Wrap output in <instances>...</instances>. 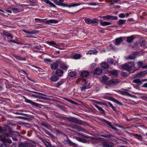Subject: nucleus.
<instances>
[{
    "label": "nucleus",
    "mask_w": 147,
    "mask_h": 147,
    "mask_svg": "<svg viewBox=\"0 0 147 147\" xmlns=\"http://www.w3.org/2000/svg\"><path fill=\"white\" fill-rule=\"evenodd\" d=\"M61 118L63 119H66L69 121L75 123H76L79 125H86V123L84 121L74 117H61Z\"/></svg>",
    "instance_id": "nucleus-1"
},
{
    "label": "nucleus",
    "mask_w": 147,
    "mask_h": 147,
    "mask_svg": "<svg viewBox=\"0 0 147 147\" xmlns=\"http://www.w3.org/2000/svg\"><path fill=\"white\" fill-rule=\"evenodd\" d=\"M134 62L130 61L123 65L122 68L124 70L129 71L132 67H134Z\"/></svg>",
    "instance_id": "nucleus-2"
},
{
    "label": "nucleus",
    "mask_w": 147,
    "mask_h": 147,
    "mask_svg": "<svg viewBox=\"0 0 147 147\" xmlns=\"http://www.w3.org/2000/svg\"><path fill=\"white\" fill-rule=\"evenodd\" d=\"M23 97L24 100V101L27 103L30 104L32 107H36L40 108L41 106H43V105L37 103L31 100L28 99L24 96H23Z\"/></svg>",
    "instance_id": "nucleus-3"
},
{
    "label": "nucleus",
    "mask_w": 147,
    "mask_h": 147,
    "mask_svg": "<svg viewBox=\"0 0 147 147\" xmlns=\"http://www.w3.org/2000/svg\"><path fill=\"white\" fill-rule=\"evenodd\" d=\"M105 132L106 133H105L103 132H99L98 134V135L99 136L107 138H110L111 137H115L114 135L110 134L109 132L105 131Z\"/></svg>",
    "instance_id": "nucleus-4"
},
{
    "label": "nucleus",
    "mask_w": 147,
    "mask_h": 147,
    "mask_svg": "<svg viewBox=\"0 0 147 147\" xmlns=\"http://www.w3.org/2000/svg\"><path fill=\"white\" fill-rule=\"evenodd\" d=\"M85 22L88 24H92V25H97L98 23L96 21V18L91 20L90 18H88L85 20Z\"/></svg>",
    "instance_id": "nucleus-5"
},
{
    "label": "nucleus",
    "mask_w": 147,
    "mask_h": 147,
    "mask_svg": "<svg viewBox=\"0 0 147 147\" xmlns=\"http://www.w3.org/2000/svg\"><path fill=\"white\" fill-rule=\"evenodd\" d=\"M61 62V61L59 59H58L55 62H53L51 65V67L52 69L55 70L57 69L59 65Z\"/></svg>",
    "instance_id": "nucleus-6"
},
{
    "label": "nucleus",
    "mask_w": 147,
    "mask_h": 147,
    "mask_svg": "<svg viewBox=\"0 0 147 147\" xmlns=\"http://www.w3.org/2000/svg\"><path fill=\"white\" fill-rule=\"evenodd\" d=\"M99 17L101 18H105L106 20H116L118 18L117 16H112L109 15H107L105 16H100Z\"/></svg>",
    "instance_id": "nucleus-7"
},
{
    "label": "nucleus",
    "mask_w": 147,
    "mask_h": 147,
    "mask_svg": "<svg viewBox=\"0 0 147 147\" xmlns=\"http://www.w3.org/2000/svg\"><path fill=\"white\" fill-rule=\"evenodd\" d=\"M8 130L9 131V133L13 136H15V137H17L19 136H20L19 132L13 131L11 128L10 127L9 128Z\"/></svg>",
    "instance_id": "nucleus-8"
},
{
    "label": "nucleus",
    "mask_w": 147,
    "mask_h": 147,
    "mask_svg": "<svg viewBox=\"0 0 147 147\" xmlns=\"http://www.w3.org/2000/svg\"><path fill=\"white\" fill-rule=\"evenodd\" d=\"M147 73V70L143 71L138 73V74L135 76L134 77L135 78L142 77L144 76Z\"/></svg>",
    "instance_id": "nucleus-9"
},
{
    "label": "nucleus",
    "mask_w": 147,
    "mask_h": 147,
    "mask_svg": "<svg viewBox=\"0 0 147 147\" xmlns=\"http://www.w3.org/2000/svg\"><path fill=\"white\" fill-rule=\"evenodd\" d=\"M22 31L26 33H27L29 34H37L39 32L38 30H33L31 31H29L27 30L26 29H22Z\"/></svg>",
    "instance_id": "nucleus-10"
},
{
    "label": "nucleus",
    "mask_w": 147,
    "mask_h": 147,
    "mask_svg": "<svg viewBox=\"0 0 147 147\" xmlns=\"http://www.w3.org/2000/svg\"><path fill=\"white\" fill-rule=\"evenodd\" d=\"M60 64V68L65 71H66L67 70L68 67L66 63L61 61Z\"/></svg>",
    "instance_id": "nucleus-11"
},
{
    "label": "nucleus",
    "mask_w": 147,
    "mask_h": 147,
    "mask_svg": "<svg viewBox=\"0 0 147 147\" xmlns=\"http://www.w3.org/2000/svg\"><path fill=\"white\" fill-rule=\"evenodd\" d=\"M102 146L103 147H113L114 144L112 142H104L102 143Z\"/></svg>",
    "instance_id": "nucleus-12"
},
{
    "label": "nucleus",
    "mask_w": 147,
    "mask_h": 147,
    "mask_svg": "<svg viewBox=\"0 0 147 147\" xmlns=\"http://www.w3.org/2000/svg\"><path fill=\"white\" fill-rule=\"evenodd\" d=\"M125 39L124 37H120L119 38H117L115 39V45H119L123 41V40Z\"/></svg>",
    "instance_id": "nucleus-13"
},
{
    "label": "nucleus",
    "mask_w": 147,
    "mask_h": 147,
    "mask_svg": "<svg viewBox=\"0 0 147 147\" xmlns=\"http://www.w3.org/2000/svg\"><path fill=\"white\" fill-rule=\"evenodd\" d=\"M120 82V80L118 79H113L111 80H110L108 82V84L109 85H110L111 84H116L117 83H118Z\"/></svg>",
    "instance_id": "nucleus-14"
},
{
    "label": "nucleus",
    "mask_w": 147,
    "mask_h": 147,
    "mask_svg": "<svg viewBox=\"0 0 147 147\" xmlns=\"http://www.w3.org/2000/svg\"><path fill=\"white\" fill-rule=\"evenodd\" d=\"M131 134L132 135L135 136L140 141L143 140L142 137L141 135L135 133H131Z\"/></svg>",
    "instance_id": "nucleus-15"
},
{
    "label": "nucleus",
    "mask_w": 147,
    "mask_h": 147,
    "mask_svg": "<svg viewBox=\"0 0 147 147\" xmlns=\"http://www.w3.org/2000/svg\"><path fill=\"white\" fill-rule=\"evenodd\" d=\"M100 24L102 26H105L108 25H110L111 24V23L106 21H103L102 20L99 21Z\"/></svg>",
    "instance_id": "nucleus-16"
},
{
    "label": "nucleus",
    "mask_w": 147,
    "mask_h": 147,
    "mask_svg": "<svg viewBox=\"0 0 147 147\" xmlns=\"http://www.w3.org/2000/svg\"><path fill=\"white\" fill-rule=\"evenodd\" d=\"M47 43L50 46H51L56 48H57V46H59L58 44H56L53 41L47 42Z\"/></svg>",
    "instance_id": "nucleus-17"
},
{
    "label": "nucleus",
    "mask_w": 147,
    "mask_h": 147,
    "mask_svg": "<svg viewBox=\"0 0 147 147\" xmlns=\"http://www.w3.org/2000/svg\"><path fill=\"white\" fill-rule=\"evenodd\" d=\"M1 140L3 142L6 143L7 142L9 144H11L12 143L11 140L9 138L6 139L5 138H1Z\"/></svg>",
    "instance_id": "nucleus-18"
},
{
    "label": "nucleus",
    "mask_w": 147,
    "mask_h": 147,
    "mask_svg": "<svg viewBox=\"0 0 147 147\" xmlns=\"http://www.w3.org/2000/svg\"><path fill=\"white\" fill-rule=\"evenodd\" d=\"M14 57L20 61H26V59L25 57H22L21 56L14 55Z\"/></svg>",
    "instance_id": "nucleus-19"
},
{
    "label": "nucleus",
    "mask_w": 147,
    "mask_h": 147,
    "mask_svg": "<svg viewBox=\"0 0 147 147\" xmlns=\"http://www.w3.org/2000/svg\"><path fill=\"white\" fill-rule=\"evenodd\" d=\"M27 145L28 142H20L18 144V147H27Z\"/></svg>",
    "instance_id": "nucleus-20"
},
{
    "label": "nucleus",
    "mask_w": 147,
    "mask_h": 147,
    "mask_svg": "<svg viewBox=\"0 0 147 147\" xmlns=\"http://www.w3.org/2000/svg\"><path fill=\"white\" fill-rule=\"evenodd\" d=\"M102 73V70L98 68H97L94 70L93 73L94 74L99 75Z\"/></svg>",
    "instance_id": "nucleus-21"
},
{
    "label": "nucleus",
    "mask_w": 147,
    "mask_h": 147,
    "mask_svg": "<svg viewBox=\"0 0 147 147\" xmlns=\"http://www.w3.org/2000/svg\"><path fill=\"white\" fill-rule=\"evenodd\" d=\"M43 1L45 2L47 4L49 5L51 7L55 8L56 7L55 5L49 0H43Z\"/></svg>",
    "instance_id": "nucleus-22"
},
{
    "label": "nucleus",
    "mask_w": 147,
    "mask_h": 147,
    "mask_svg": "<svg viewBox=\"0 0 147 147\" xmlns=\"http://www.w3.org/2000/svg\"><path fill=\"white\" fill-rule=\"evenodd\" d=\"M93 105L98 109V110L100 111V113L102 114H105V111L101 107L98 106L96 104H94Z\"/></svg>",
    "instance_id": "nucleus-23"
},
{
    "label": "nucleus",
    "mask_w": 147,
    "mask_h": 147,
    "mask_svg": "<svg viewBox=\"0 0 147 147\" xmlns=\"http://www.w3.org/2000/svg\"><path fill=\"white\" fill-rule=\"evenodd\" d=\"M74 138L75 139L78 141L82 142L85 143L86 142V141L85 139L81 138L78 136H75L74 137Z\"/></svg>",
    "instance_id": "nucleus-24"
},
{
    "label": "nucleus",
    "mask_w": 147,
    "mask_h": 147,
    "mask_svg": "<svg viewBox=\"0 0 147 147\" xmlns=\"http://www.w3.org/2000/svg\"><path fill=\"white\" fill-rule=\"evenodd\" d=\"M89 75V72L88 71H82L80 74L81 76L84 77H86Z\"/></svg>",
    "instance_id": "nucleus-25"
},
{
    "label": "nucleus",
    "mask_w": 147,
    "mask_h": 147,
    "mask_svg": "<svg viewBox=\"0 0 147 147\" xmlns=\"http://www.w3.org/2000/svg\"><path fill=\"white\" fill-rule=\"evenodd\" d=\"M65 79H61L59 82H58L56 84V87L59 88V86L61 85L63 83L65 82Z\"/></svg>",
    "instance_id": "nucleus-26"
},
{
    "label": "nucleus",
    "mask_w": 147,
    "mask_h": 147,
    "mask_svg": "<svg viewBox=\"0 0 147 147\" xmlns=\"http://www.w3.org/2000/svg\"><path fill=\"white\" fill-rule=\"evenodd\" d=\"M136 55L134 53L133 55H131L128 56L127 57V59L128 60H134L136 58Z\"/></svg>",
    "instance_id": "nucleus-27"
},
{
    "label": "nucleus",
    "mask_w": 147,
    "mask_h": 147,
    "mask_svg": "<svg viewBox=\"0 0 147 147\" xmlns=\"http://www.w3.org/2000/svg\"><path fill=\"white\" fill-rule=\"evenodd\" d=\"M41 140L46 147H51L50 144L47 141L42 138Z\"/></svg>",
    "instance_id": "nucleus-28"
},
{
    "label": "nucleus",
    "mask_w": 147,
    "mask_h": 147,
    "mask_svg": "<svg viewBox=\"0 0 147 147\" xmlns=\"http://www.w3.org/2000/svg\"><path fill=\"white\" fill-rule=\"evenodd\" d=\"M134 38V36L133 35L128 36L127 38V42L129 43L131 42Z\"/></svg>",
    "instance_id": "nucleus-29"
},
{
    "label": "nucleus",
    "mask_w": 147,
    "mask_h": 147,
    "mask_svg": "<svg viewBox=\"0 0 147 147\" xmlns=\"http://www.w3.org/2000/svg\"><path fill=\"white\" fill-rule=\"evenodd\" d=\"M55 73L58 76H61L63 75V72L60 69H58L56 71Z\"/></svg>",
    "instance_id": "nucleus-30"
},
{
    "label": "nucleus",
    "mask_w": 147,
    "mask_h": 147,
    "mask_svg": "<svg viewBox=\"0 0 147 147\" xmlns=\"http://www.w3.org/2000/svg\"><path fill=\"white\" fill-rule=\"evenodd\" d=\"M58 22V21L55 20H49L46 21L47 24H49L51 23H57Z\"/></svg>",
    "instance_id": "nucleus-31"
},
{
    "label": "nucleus",
    "mask_w": 147,
    "mask_h": 147,
    "mask_svg": "<svg viewBox=\"0 0 147 147\" xmlns=\"http://www.w3.org/2000/svg\"><path fill=\"white\" fill-rule=\"evenodd\" d=\"M101 66L102 68L106 69L109 67V65L108 63L106 62H103L101 63Z\"/></svg>",
    "instance_id": "nucleus-32"
},
{
    "label": "nucleus",
    "mask_w": 147,
    "mask_h": 147,
    "mask_svg": "<svg viewBox=\"0 0 147 147\" xmlns=\"http://www.w3.org/2000/svg\"><path fill=\"white\" fill-rule=\"evenodd\" d=\"M133 82L137 83L138 85H141L142 83V82L138 79H136L133 80Z\"/></svg>",
    "instance_id": "nucleus-33"
},
{
    "label": "nucleus",
    "mask_w": 147,
    "mask_h": 147,
    "mask_svg": "<svg viewBox=\"0 0 147 147\" xmlns=\"http://www.w3.org/2000/svg\"><path fill=\"white\" fill-rule=\"evenodd\" d=\"M51 79L52 82H55L58 80L59 78L57 76L54 75L51 77Z\"/></svg>",
    "instance_id": "nucleus-34"
},
{
    "label": "nucleus",
    "mask_w": 147,
    "mask_h": 147,
    "mask_svg": "<svg viewBox=\"0 0 147 147\" xmlns=\"http://www.w3.org/2000/svg\"><path fill=\"white\" fill-rule=\"evenodd\" d=\"M42 129L45 134H47V135L52 138H53L54 137V136L53 135L51 134L49 131L43 128H42Z\"/></svg>",
    "instance_id": "nucleus-35"
},
{
    "label": "nucleus",
    "mask_w": 147,
    "mask_h": 147,
    "mask_svg": "<svg viewBox=\"0 0 147 147\" xmlns=\"http://www.w3.org/2000/svg\"><path fill=\"white\" fill-rule=\"evenodd\" d=\"M33 48L37 49L39 51H41L42 50V47L40 45H36L33 47Z\"/></svg>",
    "instance_id": "nucleus-36"
},
{
    "label": "nucleus",
    "mask_w": 147,
    "mask_h": 147,
    "mask_svg": "<svg viewBox=\"0 0 147 147\" xmlns=\"http://www.w3.org/2000/svg\"><path fill=\"white\" fill-rule=\"evenodd\" d=\"M40 124L46 127L47 129H49L50 127V126L49 125L45 122L41 123Z\"/></svg>",
    "instance_id": "nucleus-37"
},
{
    "label": "nucleus",
    "mask_w": 147,
    "mask_h": 147,
    "mask_svg": "<svg viewBox=\"0 0 147 147\" xmlns=\"http://www.w3.org/2000/svg\"><path fill=\"white\" fill-rule=\"evenodd\" d=\"M72 57L75 59H78L80 58L81 55L79 54L75 53L73 55Z\"/></svg>",
    "instance_id": "nucleus-38"
},
{
    "label": "nucleus",
    "mask_w": 147,
    "mask_h": 147,
    "mask_svg": "<svg viewBox=\"0 0 147 147\" xmlns=\"http://www.w3.org/2000/svg\"><path fill=\"white\" fill-rule=\"evenodd\" d=\"M125 20H124L120 19L118 22V24L119 25H121L125 24Z\"/></svg>",
    "instance_id": "nucleus-39"
},
{
    "label": "nucleus",
    "mask_w": 147,
    "mask_h": 147,
    "mask_svg": "<svg viewBox=\"0 0 147 147\" xmlns=\"http://www.w3.org/2000/svg\"><path fill=\"white\" fill-rule=\"evenodd\" d=\"M98 52V51L96 50H90L87 53L89 54H96Z\"/></svg>",
    "instance_id": "nucleus-40"
},
{
    "label": "nucleus",
    "mask_w": 147,
    "mask_h": 147,
    "mask_svg": "<svg viewBox=\"0 0 147 147\" xmlns=\"http://www.w3.org/2000/svg\"><path fill=\"white\" fill-rule=\"evenodd\" d=\"M111 100L113 102L116 103L117 104H118L119 105H120L121 106L123 105V104L122 103L120 102L118 100H117L116 99H115L114 98H112Z\"/></svg>",
    "instance_id": "nucleus-41"
},
{
    "label": "nucleus",
    "mask_w": 147,
    "mask_h": 147,
    "mask_svg": "<svg viewBox=\"0 0 147 147\" xmlns=\"http://www.w3.org/2000/svg\"><path fill=\"white\" fill-rule=\"evenodd\" d=\"M108 80L107 78L105 76H103L102 77V82L105 83L107 82Z\"/></svg>",
    "instance_id": "nucleus-42"
},
{
    "label": "nucleus",
    "mask_w": 147,
    "mask_h": 147,
    "mask_svg": "<svg viewBox=\"0 0 147 147\" xmlns=\"http://www.w3.org/2000/svg\"><path fill=\"white\" fill-rule=\"evenodd\" d=\"M82 4V3H74L72 4H71L70 5H68V7H74L76 6H79L80 5Z\"/></svg>",
    "instance_id": "nucleus-43"
},
{
    "label": "nucleus",
    "mask_w": 147,
    "mask_h": 147,
    "mask_svg": "<svg viewBox=\"0 0 147 147\" xmlns=\"http://www.w3.org/2000/svg\"><path fill=\"white\" fill-rule=\"evenodd\" d=\"M102 121L104 122H105L106 124L108 125L109 126H110V127H111V126H112V125H111V124L110 122L109 121L104 119H103L102 120Z\"/></svg>",
    "instance_id": "nucleus-44"
},
{
    "label": "nucleus",
    "mask_w": 147,
    "mask_h": 147,
    "mask_svg": "<svg viewBox=\"0 0 147 147\" xmlns=\"http://www.w3.org/2000/svg\"><path fill=\"white\" fill-rule=\"evenodd\" d=\"M102 121L104 122H105L106 124L108 125L109 126H110V127H111V126H112V125H111V124L110 122L109 121L104 119H103L102 120Z\"/></svg>",
    "instance_id": "nucleus-45"
},
{
    "label": "nucleus",
    "mask_w": 147,
    "mask_h": 147,
    "mask_svg": "<svg viewBox=\"0 0 147 147\" xmlns=\"http://www.w3.org/2000/svg\"><path fill=\"white\" fill-rule=\"evenodd\" d=\"M69 76L71 77H74L76 75V73L74 71H71L68 73Z\"/></svg>",
    "instance_id": "nucleus-46"
},
{
    "label": "nucleus",
    "mask_w": 147,
    "mask_h": 147,
    "mask_svg": "<svg viewBox=\"0 0 147 147\" xmlns=\"http://www.w3.org/2000/svg\"><path fill=\"white\" fill-rule=\"evenodd\" d=\"M146 41L145 40H143L142 42H140V45L141 46H144L146 45Z\"/></svg>",
    "instance_id": "nucleus-47"
},
{
    "label": "nucleus",
    "mask_w": 147,
    "mask_h": 147,
    "mask_svg": "<svg viewBox=\"0 0 147 147\" xmlns=\"http://www.w3.org/2000/svg\"><path fill=\"white\" fill-rule=\"evenodd\" d=\"M7 130L5 129H3L2 127L0 126V133L1 134L5 133Z\"/></svg>",
    "instance_id": "nucleus-48"
},
{
    "label": "nucleus",
    "mask_w": 147,
    "mask_h": 147,
    "mask_svg": "<svg viewBox=\"0 0 147 147\" xmlns=\"http://www.w3.org/2000/svg\"><path fill=\"white\" fill-rule=\"evenodd\" d=\"M62 98L63 99H64L69 102H70L71 103H73V104H75L76 103V102L72 100H71L65 97H63V98Z\"/></svg>",
    "instance_id": "nucleus-49"
},
{
    "label": "nucleus",
    "mask_w": 147,
    "mask_h": 147,
    "mask_svg": "<svg viewBox=\"0 0 147 147\" xmlns=\"http://www.w3.org/2000/svg\"><path fill=\"white\" fill-rule=\"evenodd\" d=\"M92 102H93V105L94 104H98L99 105H101L102 104L101 102H100L98 101H97V100H92Z\"/></svg>",
    "instance_id": "nucleus-50"
},
{
    "label": "nucleus",
    "mask_w": 147,
    "mask_h": 147,
    "mask_svg": "<svg viewBox=\"0 0 147 147\" xmlns=\"http://www.w3.org/2000/svg\"><path fill=\"white\" fill-rule=\"evenodd\" d=\"M111 74L113 75L117 76V73L116 70H114L111 71Z\"/></svg>",
    "instance_id": "nucleus-51"
},
{
    "label": "nucleus",
    "mask_w": 147,
    "mask_h": 147,
    "mask_svg": "<svg viewBox=\"0 0 147 147\" xmlns=\"http://www.w3.org/2000/svg\"><path fill=\"white\" fill-rule=\"evenodd\" d=\"M38 98L39 99H43L45 100H50V98L43 96H39L38 97Z\"/></svg>",
    "instance_id": "nucleus-52"
},
{
    "label": "nucleus",
    "mask_w": 147,
    "mask_h": 147,
    "mask_svg": "<svg viewBox=\"0 0 147 147\" xmlns=\"http://www.w3.org/2000/svg\"><path fill=\"white\" fill-rule=\"evenodd\" d=\"M88 138L92 140H100V138L96 137H90Z\"/></svg>",
    "instance_id": "nucleus-53"
},
{
    "label": "nucleus",
    "mask_w": 147,
    "mask_h": 147,
    "mask_svg": "<svg viewBox=\"0 0 147 147\" xmlns=\"http://www.w3.org/2000/svg\"><path fill=\"white\" fill-rule=\"evenodd\" d=\"M68 5L65 4L64 3H63L62 2H60L59 6L63 7H68Z\"/></svg>",
    "instance_id": "nucleus-54"
},
{
    "label": "nucleus",
    "mask_w": 147,
    "mask_h": 147,
    "mask_svg": "<svg viewBox=\"0 0 147 147\" xmlns=\"http://www.w3.org/2000/svg\"><path fill=\"white\" fill-rule=\"evenodd\" d=\"M6 37H7L8 39H9L10 38L12 39L13 37L12 35L10 33H9Z\"/></svg>",
    "instance_id": "nucleus-55"
},
{
    "label": "nucleus",
    "mask_w": 147,
    "mask_h": 147,
    "mask_svg": "<svg viewBox=\"0 0 147 147\" xmlns=\"http://www.w3.org/2000/svg\"><path fill=\"white\" fill-rule=\"evenodd\" d=\"M27 147H36V146L34 144L30 143L28 142Z\"/></svg>",
    "instance_id": "nucleus-56"
},
{
    "label": "nucleus",
    "mask_w": 147,
    "mask_h": 147,
    "mask_svg": "<svg viewBox=\"0 0 147 147\" xmlns=\"http://www.w3.org/2000/svg\"><path fill=\"white\" fill-rule=\"evenodd\" d=\"M44 61L47 63H49L51 62V60L50 59H44Z\"/></svg>",
    "instance_id": "nucleus-57"
},
{
    "label": "nucleus",
    "mask_w": 147,
    "mask_h": 147,
    "mask_svg": "<svg viewBox=\"0 0 147 147\" xmlns=\"http://www.w3.org/2000/svg\"><path fill=\"white\" fill-rule=\"evenodd\" d=\"M9 34L7 31L5 30H4L3 32V36H5V37L7 36V35Z\"/></svg>",
    "instance_id": "nucleus-58"
},
{
    "label": "nucleus",
    "mask_w": 147,
    "mask_h": 147,
    "mask_svg": "<svg viewBox=\"0 0 147 147\" xmlns=\"http://www.w3.org/2000/svg\"><path fill=\"white\" fill-rule=\"evenodd\" d=\"M69 145L74 147L77 146V144H76L72 142L71 140L69 141Z\"/></svg>",
    "instance_id": "nucleus-59"
},
{
    "label": "nucleus",
    "mask_w": 147,
    "mask_h": 147,
    "mask_svg": "<svg viewBox=\"0 0 147 147\" xmlns=\"http://www.w3.org/2000/svg\"><path fill=\"white\" fill-rule=\"evenodd\" d=\"M118 16L119 18H124L125 17V15L123 13H121L119 14Z\"/></svg>",
    "instance_id": "nucleus-60"
},
{
    "label": "nucleus",
    "mask_w": 147,
    "mask_h": 147,
    "mask_svg": "<svg viewBox=\"0 0 147 147\" xmlns=\"http://www.w3.org/2000/svg\"><path fill=\"white\" fill-rule=\"evenodd\" d=\"M121 75L124 77H127L128 76V74L126 72H123L121 73Z\"/></svg>",
    "instance_id": "nucleus-61"
},
{
    "label": "nucleus",
    "mask_w": 147,
    "mask_h": 147,
    "mask_svg": "<svg viewBox=\"0 0 147 147\" xmlns=\"http://www.w3.org/2000/svg\"><path fill=\"white\" fill-rule=\"evenodd\" d=\"M108 62L109 63L112 64L113 63V60L112 59H109L108 60Z\"/></svg>",
    "instance_id": "nucleus-62"
},
{
    "label": "nucleus",
    "mask_w": 147,
    "mask_h": 147,
    "mask_svg": "<svg viewBox=\"0 0 147 147\" xmlns=\"http://www.w3.org/2000/svg\"><path fill=\"white\" fill-rule=\"evenodd\" d=\"M137 65L139 66H141L143 65V63L141 61H138L137 62Z\"/></svg>",
    "instance_id": "nucleus-63"
},
{
    "label": "nucleus",
    "mask_w": 147,
    "mask_h": 147,
    "mask_svg": "<svg viewBox=\"0 0 147 147\" xmlns=\"http://www.w3.org/2000/svg\"><path fill=\"white\" fill-rule=\"evenodd\" d=\"M81 90L82 91L84 90L85 89L87 88V87L86 86H84L83 87H81Z\"/></svg>",
    "instance_id": "nucleus-64"
}]
</instances>
